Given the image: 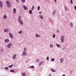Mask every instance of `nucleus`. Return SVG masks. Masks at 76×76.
<instances>
[{
  "instance_id": "1",
  "label": "nucleus",
  "mask_w": 76,
  "mask_h": 76,
  "mask_svg": "<svg viewBox=\"0 0 76 76\" xmlns=\"http://www.w3.org/2000/svg\"><path fill=\"white\" fill-rule=\"evenodd\" d=\"M20 18H21V16H20V15H19L18 18V21L20 24L22 25H23V21L22 20H20Z\"/></svg>"
},
{
  "instance_id": "2",
  "label": "nucleus",
  "mask_w": 76,
  "mask_h": 76,
  "mask_svg": "<svg viewBox=\"0 0 76 76\" xmlns=\"http://www.w3.org/2000/svg\"><path fill=\"white\" fill-rule=\"evenodd\" d=\"M6 3H7V5L8 7H11V4H10V2H9V1H6Z\"/></svg>"
},
{
  "instance_id": "3",
  "label": "nucleus",
  "mask_w": 76,
  "mask_h": 76,
  "mask_svg": "<svg viewBox=\"0 0 76 76\" xmlns=\"http://www.w3.org/2000/svg\"><path fill=\"white\" fill-rule=\"evenodd\" d=\"M61 42L63 43L64 41V36H62L61 37Z\"/></svg>"
},
{
  "instance_id": "4",
  "label": "nucleus",
  "mask_w": 76,
  "mask_h": 76,
  "mask_svg": "<svg viewBox=\"0 0 76 76\" xmlns=\"http://www.w3.org/2000/svg\"><path fill=\"white\" fill-rule=\"evenodd\" d=\"M11 46H12V44L9 43L7 45V47L8 48H10V47H11Z\"/></svg>"
},
{
  "instance_id": "5",
  "label": "nucleus",
  "mask_w": 76,
  "mask_h": 76,
  "mask_svg": "<svg viewBox=\"0 0 76 76\" xmlns=\"http://www.w3.org/2000/svg\"><path fill=\"white\" fill-rule=\"evenodd\" d=\"M0 6L1 7H3V3L1 1H0Z\"/></svg>"
},
{
  "instance_id": "6",
  "label": "nucleus",
  "mask_w": 76,
  "mask_h": 76,
  "mask_svg": "<svg viewBox=\"0 0 76 76\" xmlns=\"http://www.w3.org/2000/svg\"><path fill=\"white\" fill-rule=\"evenodd\" d=\"M23 7L25 10H28V8H27V7H26L25 6L23 5Z\"/></svg>"
},
{
  "instance_id": "7",
  "label": "nucleus",
  "mask_w": 76,
  "mask_h": 76,
  "mask_svg": "<svg viewBox=\"0 0 76 76\" xmlns=\"http://www.w3.org/2000/svg\"><path fill=\"white\" fill-rule=\"evenodd\" d=\"M26 54H27V53H26V52L25 51H24L23 52V56H25V55H26Z\"/></svg>"
},
{
  "instance_id": "8",
  "label": "nucleus",
  "mask_w": 76,
  "mask_h": 76,
  "mask_svg": "<svg viewBox=\"0 0 76 76\" xmlns=\"http://www.w3.org/2000/svg\"><path fill=\"white\" fill-rule=\"evenodd\" d=\"M9 35L11 38H13V34H12L11 33H10Z\"/></svg>"
},
{
  "instance_id": "9",
  "label": "nucleus",
  "mask_w": 76,
  "mask_h": 76,
  "mask_svg": "<svg viewBox=\"0 0 76 76\" xmlns=\"http://www.w3.org/2000/svg\"><path fill=\"white\" fill-rule=\"evenodd\" d=\"M16 55L15 54H14L12 57L13 59H15L16 58Z\"/></svg>"
},
{
  "instance_id": "10",
  "label": "nucleus",
  "mask_w": 76,
  "mask_h": 76,
  "mask_svg": "<svg viewBox=\"0 0 76 76\" xmlns=\"http://www.w3.org/2000/svg\"><path fill=\"white\" fill-rule=\"evenodd\" d=\"M7 18V17L6 15H4L3 16V18L4 19H6Z\"/></svg>"
},
{
  "instance_id": "11",
  "label": "nucleus",
  "mask_w": 76,
  "mask_h": 76,
  "mask_svg": "<svg viewBox=\"0 0 76 76\" xmlns=\"http://www.w3.org/2000/svg\"><path fill=\"white\" fill-rule=\"evenodd\" d=\"M4 41L6 42H9V40L8 39H5L4 40Z\"/></svg>"
},
{
  "instance_id": "12",
  "label": "nucleus",
  "mask_w": 76,
  "mask_h": 76,
  "mask_svg": "<svg viewBox=\"0 0 76 76\" xmlns=\"http://www.w3.org/2000/svg\"><path fill=\"white\" fill-rule=\"evenodd\" d=\"M70 25L71 27H73V24L71 22L70 23Z\"/></svg>"
},
{
  "instance_id": "13",
  "label": "nucleus",
  "mask_w": 76,
  "mask_h": 76,
  "mask_svg": "<svg viewBox=\"0 0 76 76\" xmlns=\"http://www.w3.org/2000/svg\"><path fill=\"white\" fill-rule=\"evenodd\" d=\"M8 31H9V30L7 29V28H6L4 30V32H8Z\"/></svg>"
},
{
  "instance_id": "14",
  "label": "nucleus",
  "mask_w": 76,
  "mask_h": 76,
  "mask_svg": "<svg viewBox=\"0 0 76 76\" xmlns=\"http://www.w3.org/2000/svg\"><path fill=\"white\" fill-rule=\"evenodd\" d=\"M43 64V62H41L39 64V66H40L42 64Z\"/></svg>"
},
{
  "instance_id": "15",
  "label": "nucleus",
  "mask_w": 76,
  "mask_h": 76,
  "mask_svg": "<svg viewBox=\"0 0 76 76\" xmlns=\"http://www.w3.org/2000/svg\"><path fill=\"white\" fill-rule=\"evenodd\" d=\"M16 10L15 8H14L13 9V13H16Z\"/></svg>"
},
{
  "instance_id": "16",
  "label": "nucleus",
  "mask_w": 76,
  "mask_h": 76,
  "mask_svg": "<svg viewBox=\"0 0 76 76\" xmlns=\"http://www.w3.org/2000/svg\"><path fill=\"white\" fill-rule=\"evenodd\" d=\"M56 45L57 47H58V48H60V45L59 44H56Z\"/></svg>"
},
{
  "instance_id": "17",
  "label": "nucleus",
  "mask_w": 76,
  "mask_h": 76,
  "mask_svg": "<svg viewBox=\"0 0 76 76\" xmlns=\"http://www.w3.org/2000/svg\"><path fill=\"white\" fill-rule=\"evenodd\" d=\"M51 70L53 72H56V71L53 69H51Z\"/></svg>"
},
{
  "instance_id": "18",
  "label": "nucleus",
  "mask_w": 76,
  "mask_h": 76,
  "mask_svg": "<svg viewBox=\"0 0 76 76\" xmlns=\"http://www.w3.org/2000/svg\"><path fill=\"white\" fill-rule=\"evenodd\" d=\"M22 75L23 76H25V73L24 72V73H22Z\"/></svg>"
},
{
  "instance_id": "19",
  "label": "nucleus",
  "mask_w": 76,
  "mask_h": 76,
  "mask_svg": "<svg viewBox=\"0 0 76 76\" xmlns=\"http://www.w3.org/2000/svg\"><path fill=\"white\" fill-rule=\"evenodd\" d=\"M60 60L61 61V63H62V62H63V58H61Z\"/></svg>"
},
{
  "instance_id": "20",
  "label": "nucleus",
  "mask_w": 76,
  "mask_h": 76,
  "mask_svg": "<svg viewBox=\"0 0 76 76\" xmlns=\"http://www.w3.org/2000/svg\"><path fill=\"white\" fill-rule=\"evenodd\" d=\"M29 13H30V14H32V11L31 10H29Z\"/></svg>"
},
{
  "instance_id": "21",
  "label": "nucleus",
  "mask_w": 76,
  "mask_h": 76,
  "mask_svg": "<svg viewBox=\"0 0 76 76\" xmlns=\"http://www.w3.org/2000/svg\"><path fill=\"white\" fill-rule=\"evenodd\" d=\"M54 60H55V59L54 58H52L51 59V61H54Z\"/></svg>"
},
{
  "instance_id": "22",
  "label": "nucleus",
  "mask_w": 76,
  "mask_h": 76,
  "mask_svg": "<svg viewBox=\"0 0 76 76\" xmlns=\"http://www.w3.org/2000/svg\"><path fill=\"white\" fill-rule=\"evenodd\" d=\"M55 37H56V35H55V34H53V38H55Z\"/></svg>"
},
{
  "instance_id": "23",
  "label": "nucleus",
  "mask_w": 76,
  "mask_h": 76,
  "mask_svg": "<svg viewBox=\"0 0 76 76\" xmlns=\"http://www.w3.org/2000/svg\"><path fill=\"white\" fill-rule=\"evenodd\" d=\"M10 72H12L13 73H14V72H15V71L13 70H10Z\"/></svg>"
},
{
  "instance_id": "24",
  "label": "nucleus",
  "mask_w": 76,
  "mask_h": 76,
  "mask_svg": "<svg viewBox=\"0 0 76 76\" xmlns=\"http://www.w3.org/2000/svg\"><path fill=\"white\" fill-rule=\"evenodd\" d=\"M40 18H42V19H43V17H42V16L41 15H40L39 16Z\"/></svg>"
},
{
  "instance_id": "25",
  "label": "nucleus",
  "mask_w": 76,
  "mask_h": 76,
  "mask_svg": "<svg viewBox=\"0 0 76 76\" xmlns=\"http://www.w3.org/2000/svg\"><path fill=\"white\" fill-rule=\"evenodd\" d=\"M30 67H31V69H34V66H30Z\"/></svg>"
},
{
  "instance_id": "26",
  "label": "nucleus",
  "mask_w": 76,
  "mask_h": 76,
  "mask_svg": "<svg viewBox=\"0 0 76 76\" xmlns=\"http://www.w3.org/2000/svg\"><path fill=\"white\" fill-rule=\"evenodd\" d=\"M40 8V7L39 6H38L37 8V10H39V9Z\"/></svg>"
},
{
  "instance_id": "27",
  "label": "nucleus",
  "mask_w": 76,
  "mask_h": 76,
  "mask_svg": "<svg viewBox=\"0 0 76 76\" xmlns=\"http://www.w3.org/2000/svg\"><path fill=\"white\" fill-rule=\"evenodd\" d=\"M21 1L23 3H24V2H25V0H21Z\"/></svg>"
},
{
  "instance_id": "28",
  "label": "nucleus",
  "mask_w": 76,
  "mask_h": 76,
  "mask_svg": "<svg viewBox=\"0 0 76 76\" xmlns=\"http://www.w3.org/2000/svg\"><path fill=\"white\" fill-rule=\"evenodd\" d=\"M34 8H35V7H34V6H33V7H32V9H31V10H33V9H34Z\"/></svg>"
},
{
  "instance_id": "29",
  "label": "nucleus",
  "mask_w": 76,
  "mask_h": 76,
  "mask_svg": "<svg viewBox=\"0 0 76 76\" xmlns=\"http://www.w3.org/2000/svg\"><path fill=\"white\" fill-rule=\"evenodd\" d=\"M13 67V65H12L9 66V67Z\"/></svg>"
},
{
  "instance_id": "30",
  "label": "nucleus",
  "mask_w": 76,
  "mask_h": 76,
  "mask_svg": "<svg viewBox=\"0 0 76 76\" xmlns=\"http://www.w3.org/2000/svg\"><path fill=\"white\" fill-rule=\"evenodd\" d=\"M47 60L48 61L49 60V57L48 56L46 58Z\"/></svg>"
},
{
  "instance_id": "31",
  "label": "nucleus",
  "mask_w": 76,
  "mask_h": 76,
  "mask_svg": "<svg viewBox=\"0 0 76 76\" xmlns=\"http://www.w3.org/2000/svg\"><path fill=\"white\" fill-rule=\"evenodd\" d=\"M70 2L72 4H73V1L71 0Z\"/></svg>"
},
{
  "instance_id": "32",
  "label": "nucleus",
  "mask_w": 76,
  "mask_h": 76,
  "mask_svg": "<svg viewBox=\"0 0 76 76\" xmlns=\"http://www.w3.org/2000/svg\"><path fill=\"white\" fill-rule=\"evenodd\" d=\"M50 47H53V45H50Z\"/></svg>"
},
{
  "instance_id": "33",
  "label": "nucleus",
  "mask_w": 76,
  "mask_h": 76,
  "mask_svg": "<svg viewBox=\"0 0 76 76\" xmlns=\"http://www.w3.org/2000/svg\"><path fill=\"white\" fill-rule=\"evenodd\" d=\"M22 31H20L19 32V34H20V33H22Z\"/></svg>"
},
{
  "instance_id": "34",
  "label": "nucleus",
  "mask_w": 76,
  "mask_h": 76,
  "mask_svg": "<svg viewBox=\"0 0 76 76\" xmlns=\"http://www.w3.org/2000/svg\"><path fill=\"white\" fill-rule=\"evenodd\" d=\"M38 34H36V37H38Z\"/></svg>"
},
{
  "instance_id": "35",
  "label": "nucleus",
  "mask_w": 76,
  "mask_h": 76,
  "mask_svg": "<svg viewBox=\"0 0 76 76\" xmlns=\"http://www.w3.org/2000/svg\"><path fill=\"white\" fill-rule=\"evenodd\" d=\"M65 9L66 11H68V9L66 7H65Z\"/></svg>"
},
{
  "instance_id": "36",
  "label": "nucleus",
  "mask_w": 76,
  "mask_h": 76,
  "mask_svg": "<svg viewBox=\"0 0 76 76\" xmlns=\"http://www.w3.org/2000/svg\"><path fill=\"white\" fill-rule=\"evenodd\" d=\"M5 69H7H7H8V67H5Z\"/></svg>"
},
{
  "instance_id": "37",
  "label": "nucleus",
  "mask_w": 76,
  "mask_h": 76,
  "mask_svg": "<svg viewBox=\"0 0 76 76\" xmlns=\"http://www.w3.org/2000/svg\"><path fill=\"white\" fill-rule=\"evenodd\" d=\"M16 1L17 2H18V3H19V0H16Z\"/></svg>"
},
{
  "instance_id": "38",
  "label": "nucleus",
  "mask_w": 76,
  "mask_h": 76,
  "mask_svg": "<svg viewBox=\"0 0 76 76\" xmlns=\"http://www.w3.org/2000/svg\"><path fill=\"white\" fill-rule=\"evenodd\" d=\"M24 50L25 51H26V48H25Z\"/></svg>"
},
{
  "instance_id": "39",
  "label": "nucleus",
  "mask_w": 76,
  "mask_h": 76,
  "mask_svg": "<svg viewBox=\"0 0 76 76\" xmlns=\"http://www.w3.org/2000/svg\"><path fill=\"white\" fill-rule=\"evenodd\" d=\"M42 12H39V14H41Z\"/></svg>"
},
{
  "instance_id": "40",
  "label": "nucleus",
  "mask_w": 76,
  "mask_h": 76,
  "mask_svg": "<svg viewBox=\"0 0 76 76\" xmlns=\"http://www.w3.org/2000/svg\"><path fill=\"white\" fill-rule=\"evenodd\" d=\"M41 36L39 35H38V37H40Z\"/></svg>"
},
{
  "instance_id": "41",
  "label": "nucleus",
  "mask_w": 76,
  "mask_h": 76,
  "mask_svg": "<svg viewBox=\"0 0 76 76\" xmlns=\"http://www.w3.org/2000/svg\"><path fill=\"white\" fill-rule=\"evenodd\" d=\"M75 10H76V6H75Z\"/></svg>"
},
{
  "instance_id": "42",
  "label": "nucleus",
  "mask_w": 76,
  "mask_h": 76,
  "mask_svg": "<svg viewBox=\"0 0 76 76\" xmlns=\"http://www.w3.org/2000/svg\"><path fill=\"white\" fill-rule=\"evenodd\" d=\"M55 13V11L54 12V13H53V15H54V13Z\"/></svg>"
},
{
  "instance_id": "43",
  "label": "nucleus",
  "mask_w": 76,
  "mask_h": 76,
  "mask_svg": "<svg viewBox=\"0 0 76 76\" xmlns=\"http://www.w3.org/2000/svg\"><path fill=\"white\" fill-rule=\"evenodd\" d=\"M57 32L58 33V32H59V31H58V30H57Z\"/></svg>"
},
{
  "instance_id": "44",
  "label": "nucleus",
  "mask_w": 76,
  "mask_h": 76,
  "mask_svg": "<svg viewBox=\"0 0 76 76\" xmlns=\"http://www.w3.org/2000/svg\"><path fill=\"white\" fill-rule=\"evenodd\" d=\"M39 60L38 59H37V62H38V61Z\"/></svg>"
},
{
  "instance_id": "45",
  "label": "nucleus",
  "mask_w": 76,
  "mask_h": 76,
  "mask_svg": "<svg viewBox=\"0 0 76 76\" xmlns=\"http://www.w3.org/2000/svg\"><path fill=\"white\" fill-rule=\"evenodd\" d=\"M62 76H65V75H63Z\"/></svg>"
},
{
  "instance_id": "46",
  "label": "nucleus",
  "mask_w": 76,
  "mask_h": 76,
  "mask_svg": "<svg viewBox=\"0 0 76 76\" xmlns=\"http://www.w3.org/2000/svg\"><path fill=\"white\" fill-rule=\"evenodd\" d=\"M54 1H55V2H56V0H54Z\"/></svg>"
},
{
  "instance_id": "47",
  "label": "nucleus",
  "mask_w": 76,
  "mask_h": 76,
  "mask_svg": "<svg viewBox=\"0 0 76 76\" xmlns=\"http://www.w3.org/2000/svg\"><path fill=\"white\" fill-rule=\"evenodd\" d=\"M40 0H39V1H40Z\"/></svg>"
}]
</instances>
